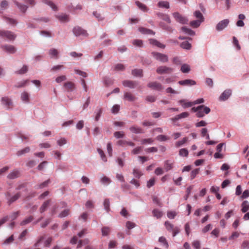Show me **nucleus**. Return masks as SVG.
Returning <instances> with one entry per match:
<instances>
[{"instance_id":"obj_1","label":"nucleus","mask_w":249,"mask_h":249,"mask_svg":"<svg viewBox=\"0 0 249 249\" xmlns=\"http://www.w3.org/2000/svg\"><path fill=\"white\" fill-rule=\"evenodd\" d=\"M164 225L167 231L172 232L173 237L180 232V229L178 227H174L173 224L168 221L165 222Z\"/></svg>"},{"instance_id":"obj_2","label":"nucleus","mask_w":249,"mask_h":249,"mask_svg":"<svg viewBox=\"0 0 249 249\" xmlns=\"http://www.w3.org/2000/svg\"><path fill=\"white\" fill-rule=\"evenodd\" d=\"M151 54L155 59L161 62H167L168 61V57L165 54L153 52Z\"/></svg>"},{"instance_id":"obj_3","label":"nucleus","mask_w":249,"mask_h":249,"mask_svg":"<svg viewBox=\"0 0 249 249\" xmlns=\"http://www.w3.org/2000/svg\"><path fill=\"white\" fill-rule=\"evenodd\" d=\"M200 108L196 114V117L198 118H203L205 114H209L211 111V109L204 105H200Z\"/></svg>"},{"instance_id":"obj_4","label":"nucleus","mask_w":249,"mask_h":249,"mask_svg":"<svg viewBox=\"0 0 249 249\" xmlns=\"http://www.w3.org/2000/svg\"><path fill=\"white\" fill-rule=\"evenodd\" d=\"M0 36L9 40H14L16 37V35L11 31L1 30H0Z\"/></svg>"},{"instance_id":"obj_5","label":"nucleus","mask_w":249,"mask_h":249,"mask_svg":"<svg viewBox=\"0 0 249 249\" xmlns=\"http://www.w3.org/2000/svg\"><path fill=\"white\" fill-rule=\"evenodd\" d=\"M173 70V69L172 68L165 66H161L157 69L156 72L160 74H169L172 73Z\"/></svg>"},{"instance_id":"obj_6","label":"nucleus","mask_w":249,"mask_h":249,"mask_svg":"<svg viewBox=\"0 0 249 249\" xmlns=\"http://www.w3.org/2000/svg\"><path fill=\"white\" fill-rule=\"evenodd\" d=\"M230 23V20L228 19H225L219 21L216 25V30L220 32L223 30L227 27Z\"/></svg>"},{"instance_id":"obj_7","label":"nucleus","mask_w":249,"mask_h":249,"mask_svg":"<svg viewBox=\"0 0 249 249\" xmlns=\"http://www.w3.org/2000/svg\"><path fill=\"white\" fill-rule=\"evenodd\" d=\"M147 86L152 89L156 90L158 91H161L164 89V87L160 83L156 81L150 82L148 83Z\"/></svg>"},{"instance_id":"obj_8","label":"nucleus","mask_w":249,"mask_h":249,"mask_svg":"<svg viewBox=\"0 0 249 249\" xmlns=\"http://www.w3.org/2000/svg\"><path fill=\"white\" fill-rule=\"evenodd\" d=\"M73 33L74 35L76 36H88V34L87 31L80 27H75L73 29Z\"/></svg>"},{"instance_id":"obj_9","label":"nucleus","mask_w":249,"mask_h":249,"mask_svg":"<svg viewBox=\"0 0 249 249\" xmlns=\"http://www.w3.org/2000/svg\"><path fill=\"white\" fill-rule=\"evenodd\" d=\"M173 16L178 22L181 24H186L188 22V19L182 16L178 12L174 13Z\"/></svg>"},{"instance_id":"obj_10","label":"nucleus","mask_w":249,"mask_h":249,"mask_svg":"<svg viewBox=\"0 0 249 249\" xmlns=\"http://www.w3.org/2000/svg\"><path fill=\"white\" fill-rule=\"evenodd\" d=\"M123 86L130 89H134L137 87L139 83L137 81L131 80H124L122 83Z\"/></svg>"},{"instance_id":"obj_11","label":"nucleus","mask_w":249,"mask_h":249,"mask_svg":"<svg viewBox=\"0 0 249 249\" xmlns=\"http://www.w3.org/2000/svg\"><path fill=\"white\" fill-rule=\"evenodd\" d=\"M59 51L54 48L49 50L48 52L49 55L51 58L57 59L59 57Z\"/></svg>"},{"instance_id":"obj_12","label":"nucleus","mask_w":249,"mask_h":249,"mask_svg":"<svg viewBox=\"0 0 249 249\" xmlns=\"http://www.w3.org/2000/svg\"><path fill=\"white\" fill-rule=\"evenodd\" d=\"M20 176V171L18 170H14L11 172L8 175L7 178L10 179H14L19 177Z\"/></svg>"},{"instance_id":"obj_13","label":"nucleus","mask_w":249,"mask_h":249,"mask_svg":"<svg viewBox=\"0 0 249 249\" xmlns=\"http://www.w3.org/2000/svg\"><path fill=\"white\" fill-rule=\"evenodd\" d=\"M7 200H8V203L9 204H11L12 203L14 202L16 200H17L19 198L20 196V195L19 193H17L15 196H14L12 197H10V195L9 193H7L6 194Z\"/></svg>"},{"instance_id":"obj_14","label":"nucleus","mask_w":249,"mask_h":249,"mask_svg":"<svg viewBox=\"0 0 249 249\" xmlns=\"http://www.w3.org/2000/svg\"><path fill=\"white\" fill-rule=\"evenodd\" d=\"M178 84L182 86H191L196 84L195 81L192 79H185L179 81Z\"/></svg>"},{"instance_id":"obj_15","label":"nucleus","mask_w":249,"mask_h":249,"mask_svg":"<svg viewBox=\"0 0 249 249\" xmlns=\"http://www.w3.org/2000/svg\"><path fill=\"white\" fill-rule=\"evenodd\" d=\"M1 102L2 104L8 108H9L13 105L12 100L7 97H2L1 98Z\"/></svg>"},{"instance_id":"obj_16","label":"nucleus","mask_w":249,"mask_h":249,"mask_svg":"<svg viewBox=\"0 0 249 249\" xmlns=\"http://www.w3.org/2000/svg\"><path fill=\"white\" fill-rule=\"evenodd\" d=\"M231 93V91L230 89L225 90L220 95L219 99L221 101H225L227 100L230 96Z\"/></svg>"},{"instance_id":"obj_17","label":"nucleus","mask_w":249,"mask_h":249,"mask_svg":"<svg viewBox=\"0 0 249 249\" xmlns=\"http://www.w3.org/2000/svg\"><path fill=\"white\" fill-rule=\"evenodd\" d=\"M124 98L129 102H133L137 99L132 93L129 92L124 93Z\"/></svg>"},{"instance_id":"obj_18","label":"nucleus","mask_w":249,"mask_h":249,"mask_svg":"<svg viewBox=\"0 0 249 249\" xmlns=\"http://www.w3.org/2000/svg\"><path fill=\"white\" fill-rule=\"evenodd\" d=\"M1 48L3 51L10 53H13L16 51L15 48L12 45H4L1 47Z\"/></svg>"},{"instance_id":"obj_19","label":"nucleus","mask_w":249,"mask_h":249,"mask_svg":"<svg viewBox=\"0 0 249 249\" xmlns=\"http://www.w3.org/2000/svg\"><path fill=\"white\" fill-rule=\"evenodd\" d=\"M150 44H151L152 45L156 46L157 47L164 49L165 47V45L162 44L157 40L155 39H150L149 40Z\"/></svg>"},{"instance_id":"obj_20","label":"nucleus","mask_w":249,"mask_h":249,"mask_svg":"<svg viewBox=\"0 0 249 249\" xmlns=\"http://www.w3.org/2000/svg\"><path fill=\"white\" fill-rule=\"evenodd\" d=\"M21 100L25 103L30 102V95L27 91H23L21 93Z\"/></svg>"},{"instance_id":"obj_21","label":"nucleus","mask_w":249,"mask_h":249,"mask_svg":"<svg viewBox=\"0 0 249 249\" xmlns=\"http://www.w3.org/2000/svg\"><path fill=\"white\" fill-rule=\"evenodd\" d=\"M129 130L132 133L134 134H140L143 133V131L142 128L135 125H133L130 127Z\"/></svg>"},{"instance_id":"obj_22","label":"nucleus","mask_w":249,"mask_h":249,"mask_svg":"<svg viewBox=\"0 0 249 249\" xmlns=\"http://www.w3.org/2000/svg\"><path fill=\"white\" fill-rule=\"evenodd\" d=\"M117 144L121 146H124L128 145L129 146L133 147L135 146V143L132 142L126 141L125 140H119L117 142Z\"/></svg>"},{"instance_id":"obj_23","label":"nucleus","mask_w":249,"mask_h":249,"mask_svg":"<svg viewBox=\"0 0 249 249\" xmlns=\"http://www.w3.org/2000/svg\"><path fill=\"white\" fill-rule=\"evenodd\" d=\"M157 15L160 18L167 21L168 23H171V19L168 15L162 13H157Z\"/></svg>"},{"instance_id":"obj_24","label":"nucleus","mask_w":249,"mask_h":249,"mask_svg":"<svg viewBox=\"0 0 249 249\" xmlns=\"http://www.w3.org/2000/svg\"><path fill=\"white\" fill-rule=\"evenodd\" d=\"M50 202H51V200H48L45 201L42 204V205H41V206L40 207V208L39 209V211L41 213H43L45 211H46V210L47 209L48 207H49V206L50 204Z\"/></svg>"},{"instance_id":"obj_25","label":"nucleus","mask_w":249,"mask_h":249,"mask_svg":"<svg viewBox=\"0 0 249 249\" xmlns=\"http://www.w3.org/2000/svg\"><path fill=\"white\" fill-rule=\"evenodd\" d=\"M178 103L181 105L183 108L191 107L193 105V103L191 102H186L185 100H180Z\"/></svg>"},{"instance_id":"obj_26","label":"nucleus","mask_w":249,"mask_h":249,"mask_svg":"<svg viewBox=\"0 0 249 249\" xmlns=\"http://www.w3.org/2000/svg\"><path fill=\"white\" fill-rule=\"evenodd\" d=\"M139 31L142 34L155 35V33L152 30L142 27L139 28Z\"/></svg>"},{"instance_id":"obj_27","label":"nucleus","mask_w":249,"mask_h":249,"mask_svg":"<svg viewBox=\"0 0 249 249\" xmlns=\"http://www.w3.org/2000/svg\"><path fill=\"white\" fill-rule=\"evenodd\" d=\"M30 151V148L29 147H26L22 149L19 150L17 151L16 155L18 156H21L26 153H29Z\"/></svg>"},{"instance_id":"obj_28","label":"nucleus","mask_w":249,"mask_h":249,"mask_svg":"<svg viewBox=\"0 0 249 249\" xmlns=\"http://www.w3.org/2000/svg\"><path fill=\"white\" fill-rule=\"evenodd\" d=\"M64 87L68 91H72L75 89L74 83L71 82H68L65 83Z\"/></svg>"},{"instance_id":"obj_29","label":"nucleus","mask_w":249,"mask_h":249,"mask_svg":"<svg viewBox=\"0 0 249 249\" xmlns=\"http://www.w3.org/2000/svg\"><path fill=\"white\" fill-rule=\"evenodd\" d=\"M4 19L8 24H11L13 26H15L18 23V22L16 19L9 17H4Z\"/></svg>"},{"instance_id":"obj_30","label":"nucleus","mask_w":249,"mask_h":249,"mask_svg":"<svg viewBox=\"0 0 249 249\" xmlns=\"http://www.w3.org/2000/svg\"><path fill=\"white\" fill-rule=\"evenodd\" d=\"M241 211L243 213H246L249 210V203L248 201H244L241 204Z\"/></svg>"},{"instance_id":"obj_31","label":"nucleus","mask_w":249,"mask_h":249,"mask_svg":"<svg viewBox=\"0 0 249 249\" xmlns=\"http://www.w3.org/2000/svg\"><path fill=\"white\" fill-rule=\"evenodd\" d=\"M137 6L143 12H147L148 10V8L146 7V6L141 3V2L139 1H137L135 2Z\"/></svg>"},{"instance_id":"obj_32","label":"nucleus","mask_w":249,"mask_h":249,"mask_svg":"<svg viewBox=\"0 0 249 249\" xmlns=\"http://www.w3.org/2000/svg\"><path fill=\"white\" fill-rule=\"evenodd\" d=\"M194 16L197 18L198 20H201V21H204V18L202 14V13L198 10L196 11L194 13Z\"/></svg>"},{"instance_id":"obj_33","label":"nucleus","mask_w":249,"mask_h":249,"mask_svg":"<svg viewBox=\"0 0 249 249\" xmlns=\"http://www.w3.org/2000/svg\"><path fill=\"white\" fill-rule=\"evenodd\" d=\"M159 7L168 9L170 7L169 3L167 1H160L158 3Z\"/></svg>"},{"instance_id":"obj_34","label":"nucleus","mask_w":249,"mask_h":249,"mask_svg":"<svg viewBox=\"0 0 249 249\" xmlns=\"http://www.w3.org/2000/svg\"><path fill=\"white\" fill-rule=\"evenodd\" d=\"M132 74L135 76L142 77V69H136L132 71Z\"/></svg>"},{"instance_id":"obj_35","label":"nucleus","mask_w":249,"mask_h":249,"mask_svg":"<svg viewBox=\"0 0 249 249\" xmlns=\"http://www.w3.org/2000/svg\"><path fill=\"white\" fill-rule=\"evenodd\" d=\"M110 232V228L108 227H104L101 229L102 235L103 236H107Z\"/></svg>"},{"instance_id":"obj_36","label":"nucleus","mask_w":249,"mask_h":249,"mask_svg":"<svg viewBox=\"0 0 249 249\" xmlns=\"http://www.w3.org/2000/svg\"><path fill=\"white\" fill-rule=\"evenodd\" d=\"M181 30L185 33L190 36H194L195 35V32L194 31L185 27H182Z\"/></svg>"},{"instance_id":"obj_37","label":"nucleus","mask_w":249,"mask_h":249,"mask_svg":"<svg viewBox=\"0 0 249 249\" xmlns=\"http://www.w3.org/2000/svg\"><path fill=\"white\" fill-rule=\"evenodd\" d=\"M202 22L203 21H201V20L198 19L193 20L190 22V25L193 28H197L200 26L201 23H202Z\"/></svg>"},{"instance_id":"obj_38","label":"nucleus","mask_w":249,"mask_h":249,"mask_svg":"<svg viewBox=\"0 0 249 249\" xmlns=\"http://www.w3.org/2000/svg\"><path fill=\"white\" fill-rule=\"evenodd\" d=\"M180 46L182 49L186 50H190L191 48V44L188 41L182 42Z\"/></svg>"},{"instance_id":"obj_39","label":"nucleus","mask_w":249,"mask_h":249,"mask_svg":"<svg viewBox=\"0 0 249 249\" xmlns=\"http://www.w3.org/2000/svg\"><path fill=\"white\" fill-rule=\"evenodd\" d=\"M180 70L183 73H188L190 71V68L188 65L184 64L181 66Z\"/></svg>"},{"instance_id":"obj_40","label":"nucleus","mask_w":249,"mask_h":249,"mask_svg":"<svg viewBox=\"0 0 249 249\" xmlns=\"http://www.w3.org/2000/svg\"><path fill=\"white\" fill-rule=\"evenodd\" d=\"M28 70V66L26 65H24L21 69L17 71L16 72L17 74H24V73H25L26 72H27Z\"/></svg>"},{"instance_id":"obj_41","label":"nucleus","mask_w":249,"mask_h":249,"mask_svg":"<svg viewBox=\"0 0 249 249\" xmlns=\"http://www.w3.org/2000/svg\"><path fill=\"white\" fill-rule=\"evenodd\" d=\"M160 26L164 30L170 32H172L173 31L172 28L170 26L166 25L164 23L160 22Z\"/></svg>"},{"instance_id":"obj_42","label":"nucleus","mask_w":249,"mask_h":249,"mask_svg":"<svg viewBox=\"0 0 249 249\" xmlns=\"http://www.w3.org/2000/svg\"><path fill=\"white\" fill-rule=\"evenodd\" d=\"M104 206L105 210L108 212L110 211V202L108 199H105L104 202Z\"/></svg>"},{"instance_id":"obj_43","label":"nucleus","mask_w":249,"mask_h":249,"mask_svg":"<svg viewBox=\"0 0 249 249\" xmlns=\"http://www.w3.org/2000/svg\"><path fill=\"white\" fill-rule=\"evenodd\" d=\"M43 2L49 5L53 10H57V7L55 5L49 0H43Z\"/></svg>"},{"instance_id":"obj_44","label":"nucleus","mask_w":249,"mask_h":249,"mask_svg":"<svg viewBox=\"0 0 249 249\" xmlns=\"http://www.w3.org/2000/svg\"><path fill=\"white\" fill-rule=\"evenodd\" d=\"M132 44L139 47H142L143 46V42L140 39H134L132 41Z\"/></svg>"},{"instance_id":"obj_45","label":"nucleus","mask_w":249,"mask_h":249,"mask_svg":"<svg viewBox=\"0 0 249 249\" xmlns=\"http://www.w3.org/2000/svg\"><path fill=\"white\" fill-rule=\"evenodd\" d=\"M56 18L61 21H67L68 20V17L66 14L57 15Z\"/></svg>"},{"instance_id":"obj_46","label":"nucleus","mask_w":249,"mask_h":249,"mask_svg":"<svg viewBox=\"0 0 249 249\" xmlns=\"http://www.w3.org/2000/svg\"><path fill=\"white\" fill-rule=\"evenodd\" d=\"M188 141V138L187 137H184L181 141H178L176 142L175 145L177 147H179L182 145L183 144L186 143Z\"/></svg>"},{"instance_id":"obj_47","label":"nucleus","mask_w":249,"mask_h":249,"mask_svg":"<svg viewBox=\"0 0 249 249\" xmlns=\"http://www.w3.org/2000/svg\"><path fill=\"white\" fill-rule=\"evenodd\" d=\"M33 220V217L32 216H30L28 217L25 218L21 222L20 225L22 226L25 225L31 222Z\"/></svg>"},{"instance_id":"obj_48","label":"nucleus","mask_w":249,"mask_h":249,"mask_svg":"<svg viewBox=\"0 0 249 249\" xmlns=\"http://www.w3.org/2000/svg\"><path fill=\"white\" fill-rule=\"evenodd\" d=\"M70 213L69 209H65L62 211L59 214L58 216L60 218L65 217L68 215H69Z\"/></svg>"},{"instance_id":"obj_49","label":"nucleus","mask_w":249,"mask_h":249,"mask_svg":"<svg viewBox=\"0 0 249 249\" xmlns=\"http://www.w3.org/2000/svg\"><path fill=\"white\" fill-rule=\"evenodd\" d=\"M28 83V80H23L21 81H20L16 84L15 85V87L17 88H20L22 87H24L25 86V85Z\"/></svg>"},{"instance_id":"obj_50","label":"nucleus","mask_w":249,"mask_h":249,"mask_svg":"<svg viewBox=\"0 0 249 249\" xmlns=\"http://www.w3.org/2000/svg\"><path fill=\"white\" fill-rule=\"evenodd\" d=\"M152 213H153V215L155 217H156L157 218H159L162 216V213L161 211H160L157 209H154Z\"/></svg>"},{"instance_id":"obj_51","label":"nucleus","mask_w":249,"mask_h":249,"mask_svg":"<svg viewBox=\"0 0 249 249\" xmlns=\"http://www.w3.org/2000/svg\"><path fill=\"white\" fill-rule=\"evenodd\" d=\"M93 15L95 17L97 18L99 21H102L104 19V17L100 13L97 12H94Z\"/></svg>"},{"instance_id":"obj_52","label":"nucleus","mask_w":249,"mask_h":249,"mask_svg":"<svg viewBox=\"0 0 249 249\" xmlns=\"http://www.w3.org/2000/svg\"><path fill=\"white\" fill-rule=\"evenodd\" d=\"M156 139L160 142H164L169 140V138L163 135H160L156 137Z\"/></svg>"},{"instance_id":"obj_53","label":"nucleus","mask_w":249,"mask_h":249,"mask_svg":"<svg viewBox=\"0 0 249 249\" xmlns=\"http://www.w3.org/2000/svg\"><path fill=\"white\" fill-rule=\"evenodd\" d=\"M159 242L163 244V246L166 248H168V244L166 241V238L163 236H161L159 239Z\"/></svg>"},{"instance_id":"obj_54","label":"nucleus","mask_w":249,"mask_h":249,"mask_svg":"<svg viewBox=\"0 0 249 249\" xmlns=\"http://www.w3.org/2000/svg\"><path fill=\"white\" fill-rule=\"evenodd\" d=\"M173 167V163L170 160L165 162V168L167 171L171 170Z\"/></svg>"},{"instance_id":"obj_55","label":"nucleus","mask_w":249,"mask_h":249,"mask_svg":"<svg viewBox=\"0 0 249 249\" xmlns=\"http://www.w3.org/2000/svg\"><path fill=\"white\" fill-rule=\"evenodd\" d=\"M114 136L117 138H123L124 136V134L123 131H116L114 133Z\"/></svg>"},{"instance_id":"obj_56","label":"nucleus","mask_w":249,"mask_h":249,"mask_svg":"<svg viewBox=\"0 0 249 249\" xmlns=\"http://www.w3.org/2000/svg\"><path fill=\"white\" fill-rule=\"evenodd\" d=\"M133 174L136 178H139L142 175V172L138 169L134 168L133 169Z\"/></svg>"},{"instance_id":"obj_57","label":"nucleus","mask_w":249,"mask_h":249,"mask_svg":"<svg viewBox=\"0 0 249 249\" xmlns=\"http://www.w3.org/2000/svg\"><path fill=\"white\" fill-rule=\"evenodd\" d=\"M154 142V140L151 138L143 139L141 141L142 144H151Z\"/></svg>"},{"instance_id":"obj_58","label":"nucleus","mask_w":249,"mask_h":249,"mask_svg":"<svg viewBox=\"0 0 249 249\" xmlns=\"http://www.w3.org/2000/svg\"><path fill=\"white\" fill-rule=\"evenodd\" d=\"M15 3L19 8V9L21 11H22L23 12H25L26 11V10L27 9V7L26 5H21L17 1H15Z\"/></svg>"},{"instance_id":"obj_59","label":"nucleus","mask_w":249,"mask_h":249,"mask_svg":"<svg viewBox=\"0 0 249 249\" xmlns=\"http://www.w3.org/2000/svg\"><path fill=\"white\" fill-rule=\"evenodd\" d=\"M142 147L138 146L134 148L132 151L131 153L134 155H137L141 153L142 150Z\"/></svg>"},{"instance_id":"obj_60","label":"nucleus","mask_w":249,"mask_h":249,"mask_svg":"<svg viewBox=\"0 0 249 249\" xmlns=\"http://www.w3.org/2000/svg\"><path fill=\"white\" fill-rule=\"evenodd\" d=\"M97 150H98V152L99 155H100V157H101L102 160L103 161H104L105 162H107V159L104 153V151L102 149H99V148H98Z\"/></svg>"},{"instance_id":"obj_61","label":"nucleus","mask_w":249,"mask_h":249,"mask_svg":"<svg viewBox=\"0 0 249 249\" xmlns=\"http://www.w3.org/2000/svg\"><path fill=\"white\" fill-rule=\"evenodd\" d=\"M179 154L181 156L187 157L188 155V151L186 148H182L180 149Z\"/></svg>"},{"instance_id":"obj_62","label":"nucleus","mask_w":249,"mask_h":249,"mask_svg":"<svg viewBox=\"0 0 249 249\" xmlns=\"http://www.w3.org/2000/svg\"><path fill=\"white\" fill-rule=\"evenodd\" d=\"M101 181L104 184H108L110 183V179L107 177H103L101 178Z\"/></svg>"},{"instance_id":"obj_63","label":"nucleus","mask_w":249,"mask_h":249,"mask_svg":"<svg viewBox=\"0 0 249 249\" xmlns=\"http://www.w3.org/2000/svg\"><path fill=\"white\" fill-rule=\"evenodd\" d=\"M167 216L170 219H174L177 215V213L175 211H169L167 213Z\"/></svg>"},{"instance_id":"obj_64","label":"nucleus","mask_w":249,"mask_h":249,"mask_svg":"<svg viewBox=\"0 0 249 249\" xmlns=\"http://www.w3.org/2000/svg\"><path fill=\"white\" fill-rule=\"evenodd\" d=\"M242 249H249V241L245 240L241 245Z\"/></svg>"}]
</instances>
